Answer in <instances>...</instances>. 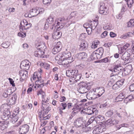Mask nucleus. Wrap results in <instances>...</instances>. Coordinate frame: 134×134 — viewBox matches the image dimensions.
I'll list each match as a JSON object with an SVG mask.
<instances>
[{
	"mask_svg": "<svg viewBox=\"0 0 134 134\" xmlns=\"http://www.w3.org/2000/svg\"><path fill=\"white\" fill-rule=\"evenodd\" d=\"M43 3L44 4H49L51 2V0H43Z\"/></svg>",
	"mask_w": 134,
	"mask_h": 134,
	"instance_id": "obj_51",
	"label": "nucleus"
},
{
	"mask_svg": "<svg viewBox=\"0 0 134 134\" xmlns=\"http://www.w3.org/2000/svg\"><path fill=\"white\" fill-rule=\"evenodd\" d=\"M72 104L71 103H69L67 104L68 108L69 110L71 109L72 110L71 108L73 106L72 105Z\"/></svg>",
	"mask_w": 134,
	"mask_h": 134,
	"instance_id": "obj_64",
	"label": "nucleus"
},
{
	"mask_svg": "<svg viewBox=\"0 0 134 134\" xmlns=\"http://www.w3.org/2000/svg\"><path fill=\"white\" fill-rule=\"evenodd\" d=\"M100 43V41L98 40H96L93 41L92 43V44L91 45V47L92 48H96L97 45L99 44Z\"/></svg>",
	"mask_w": 134,
	"mask_h": 134,
	"instance_id": "obj_28",
	"label": "nucleus"
},
{
	"mask_svg": "<svg viewBox=\"0 0 134 134\" xmlns=\"http://www.w3.org/2000/svg\"><path fill=\"white\" fill-rule=\"evenodd\" d=\"M110 62L109 60L108 59V58H106L104 59L101 60V63H106Z\"/></svg>",
	"mask_w": 134,
	"mask_h": 134,
	"instance_id": "obj_54",
	"label": "nucleus"
},
{
	"mask_svg": "<svg viewBox=\"0 0 134 134\" xmlns=\"http://www.w3.org/2000/svg\"><path fill=\"white\" fill-rule=\"evenodd\" d=\"M71 70H68L66 71V74L67 76L70 77L71 78L72 77V75L71 73Z\"/></svg>",
	"mask_w": 134,
	"mask_h": 134,
	"instance_id": "obj_45",
	"label": "nucleus"
},
{
	"mask_svg": "<svg viewBox=\"0 0 134 134\" xmlns=\"http://www.w3.org/2000/svg\"><path fill=\"white\" fill-rule=\"evenodd\" d=\"M88 46V44L87 42L83 41L80 45L79 49L80 51H85L87 49Z\"/></svg>",
	"mask_w": 134,
	"mask_h": 134,
	"instance_id": "obj_23",
	"label": "nucleus"
},
{
	"mask_svg": "<svg viewBox=\"0 0 134 134\" xmlns=\"http://www.w3.org/2000/svg\"><path fill=\"white\" fill-rule=\"evenodd\" d=\"M78 68L82 70L85 67V64H81L77 66Z\"/></svg>",
	"mask_w": 134,
	"mask_h": 134,
	"instance_id": "obj_50",
	"label": "nucleus"
},
{
	"mask_svg": "<svg viewBox=\"0 0 134 134\" xmlns=\"http://www.w3.org/2000/svg\"><path fill=\"white\" fill-rule=\"evenodd\" d=\"M21 22L23 23L26 25H28L29 26H30L32 25L30 23L28 24L27 22L25 20H24L23 21H21Z\"/></svg>",
	"mask_w": 134,
	"mask_h": 134,
	"instance_id": "obj_59",
	"label": "nucleus"
},
{
	"mask_svg": "<svg viewBox=\"0 0 134 134\" xmlns=\"http://www.w3.org/2000/svg\"><path fill=\"white\" fill-rule=\"evenodd\" d=\"M115 66L113 69L111 70L112 73L111 74L110 76H116V77H118V75L121 72V63L120 60L119 59L115 63Z\"/></svg>",
	"mask_w": 134,
	"mask_h": 134,
	"instance_id": "obj_2",
	"label": "nucleus"
},
{
	"mask_svg": "<svg viewBox=\"0 0 134 134\" xmlns=\"http://www.w3.org/2000/svg\"><path fill=\"white\" fill-rule=\"evenodd\" d=\"M119 82H116V83L114 84L112 87V88L115 90H118L120 87L119 85Z\"/></svg>",
	"mask_w": 134,
	"mask_h": 134,
	"instance_id": "obj_37",
	"label": "nucleus"
},
{
	"mask_svg": "<svg viewBox=\"0 0 134 134\" xmlns=\"http://www.w3.org/2000/svg\"><path fill=\"white\" fill-rule=\"evenodd\" d=\"M133 3V0H128L127 2H126V3L128 7L130 8Z\"/></svg>",
	"mask_w": 134,
	"mask_h": 134,
	"instance_id": "obj_38",
	"label": "nucleus"
},
{
	"mask_svg": "<svg viewBox=\"0 0 134 134\" xmlns=\"http://www.w3.org/2000/svg\"><path fill=\"white\" fill-rule=\"evenodd\" d=\"M34 55L35 57H42V56H41L42 55H43L42 54V53L41 52L38 51H35V52Z\"/></svg>",
	"mask_w": 134,
	"mask_h": 134,
	"instance_id": "obj_41",
	"label": "nucleus"
},
{
	"mask_svg": "<svg viewBox=\"0 0 134 134\" xmlns=\"http://www.w3.org/2000/svg\"><path fill=\"white\" fill-rule=\"evenodd\" d=\"M58 21L57 22V24L59 26L60 24L65 25L68 22V18H59L58 19Z\"/></svg>",
	"mask_w": 134,
	"mask_h": 134,
	"instance_id": "obj_22",
	"label": "nucleus"
},
{
	"mask_svg": "<svg viewBox=\"0 0 134 134\" xmlns=\"http://www.w3.org/2000/svg\"><path fill=\"white\" fill-rule=\"evenodd\" d=\"M71 53L65 51L58 55L56 58H62L63 59H71Z\"/></svg>",
	"mask_w": 134,
	"mask_h": 134,
	"instance_id": "obj_8",
	"label": "nucleus"
},
{
	"mask_svg": "<svg viewBox=\"0 0 134 134\" xmlns=\"http://www.w3.org/2000/svg\"><path fill=\"white\" fill-rule=\"evenodd\" d=\"M83 118L81 117L77 118L76 119L74 122L75 126L77 127H82V128H84V126L86 127V125L83 121Z\"/></svg>",
	"mask_w": 134,
	"mask_h": 134,
	"instance_id": "obj_10",
	"label": "nucleus"
},
{
	"mask_svg": "<svg viewBox=\"0 0 134 134\" xmlns=\"http://www.w3.org/2000/svg\"><path fill=\"white\" fill-rule=\"evenodd\" d=\"M77 106H78L77 105L75 106V107H74L72 109V110H73V111L71 112V116L73 117L77 113Z\"/></svg>",
	"mask_w": 134,
	"mask_h": 134,
	"instance_id": "obj_30",
	"label": "nucleus"
},
{
	"mask_svg": "<svg viewBox=\"0 0 134 134\" xmlns=\"http://www.w3.org/2000/svg\"><path fill=\"white\" fill-rule=\"evenodd\" d=\"M31 63L27 60L22 61L20 64V68L26 70H28L30 67Z\"/></svg>",
	"mask_w": 134,
	"mask_h": 134,
	"instance_id": "obj_14",
	"label": "nucleus"
},
{
	"mask_svg": "<svg viewBox=\"0 0 134 134\" xmlns=\"http://www.w3.org/2000/svg\"><path fill=\"white\" fill-rule=\"evenodd\" d=\"M93 84V83L92 82L87 83H83L80 85L78 91L79 93L81 94L86 93L91 89V86Z\"/></svg>",
	"mask_w": 134,
	"mask_h": 134,
	"instance_id": "obj_1",
	"label": "nucleus"
},
{
	"mask_svg": "<svg viewBox=\"0 0 134 134\" xmlns=\"http://www.w3.org/2000/svg\"><path fill=\"white\" fill-rule=\"evenodd\" d=\"M62 48V46L61 42H58L53 48L52 52L53 54H56L61 51Z\"/></svg>",
	"mask_w": 134,
	"mask_h": 134,
	"instance_id": "obj_12",
	"label": "nucleus"
},
{
	"mask_svg": "<svg viewBox=\"0 0 134 134\" xmlns=\"http://www.w3.org/2000/svg\"><path fill=\"white\" fill-rule=\"evenodd\" d=\"M54 17L51 15L48 18L45 23L44 28L45 29H47L49 26H50V28L51 30L54 29L53 27H55V23L54 20Z\"/></svg>",
	"mask_w": 134,
	"mask_h": 134,
	"instance_id": "obj_4",
	"label": "nucleus"
},
{
	"mask_svg": "<svg viewBox=\"0 0 134 134\" xmlns=\"http://www.w3.org/2000/svg\"><path fill=\"white\" fill-rule=\"evenodd\" d=\"M9 124L8 121H2L0 122V129L2 130H3L7 129Z\"/></svg>",
	"mask_w": 134,
	"mask_h": 134,
	"instance_id": "obj_20",
	"label": "nucleus"
},
{
	"mask_svg": "<svg viewBox=\"0 0 134 134\" xmlns=\"http://www.w3.org/2000/svg\"><path fill=\"white\" fill-rule=\"evenodd\" d=\"M60 27H58L57 26H55L54 29H57L56 32H54L53 34V38L58 39L62 35V33L59 31L60 29L63 28V25H61Z\"/></svg>",
	"mask_w": 134,
	"mask_h": 134,
	"instance_id": "obj_9",
	"label": "nucleus"
},
{
	"mask_svg": "<svg viewBox=\"0 0 134 134\" xmlns=\"http://www.w3.org/2000/svg\"><path fill=\"white\" fill-rule=\"evenodd\" d=\"M27 28H28V27H27L24 26L23 24H20V25L19 26V28L21 31L25 30H27Z\"/></svg>",
	"mask_w": 134,
	"mask_h": 134,
	"instance_id": "obj_42",
	"label": "nucleus"
},
{
	"mask_svg": "<svg viewBox=\"0 0 134 134\" xmlns=\"http://www.w3.org/2000/svg\"><path fill=\"white\" fill-rule=\"evenodd\" d=\"M133 97L132 95H131L129 96L128 97H126L124 99L125 102L126 103H127V101H130V99H131V97H132V98H134V97Z\"/></svg>",
	"mask_w": 134,
	"mask_h": 134,
	"instance_id": "obj_44",
	"label": "nucleus"
},
{
	"mask_svg": "<svg viewBox=\"0 0 134 134\" xmlns=\"http://www.w3.org/2000/svg\"><path fill=\"white\" fill-rule=\"evenodd\" d=\"M11 92V90L10 89H8L7 90L5 91L3 93V96L5 98H6L8 97V95H10V93Z\"/></svg>",
	"mask_w": 134,
	"mask_h": 134,
	"instance_id": "obj_32",
	"label": "nucleus"
},
{
	"mask_svg": "<svg viewBox=\"0 0 134 134\" xmlns=\"http://www.w3.org/2000/svg\"><path fill=\"white\" fill-rule=\"evenodd\" d=\"M113 114V112L111 110H110L107 112L105 114L107 116L110 117L112 116Z\"/></svg>",
	"mask_w": 134,
	"mask_h": 134,
	"instance_id": "obj_47",
	"label": "nucleus"
},
{
	"mask_svg": "<svg viewBox=\"0 0 134 134\" xmlns=\"http://www.w3.org/2000/svg\"><path fill=\"white\" fill-rule=\"evenodd\" d=\"M89 21L90 22L89 24V26L87 28V32L88 34L90 35L91 34L92 30H94L96 27L98 23L97 20L96 21L95 20L92 21L90 20Z\"/></svg>",
	"mask_w": 134,
	"mask_h": 134,
	"instance_id": "obj_5",
	"label": "nucleus"
},
{
	"mask_svg": "<svg viewBox=\"0 0 134 134\" xmlns=\"http://www.w3.org/2000/svg\"><path fill=\"white\" fill-rule=\"evenodd\" d=\"M59 62L62 63V65L65 67H68L70 65V63H71L74 60V58H71V59H65L62 58H57Z\"/></svg>",
	"mask_w": 134,
	"mask_h": 134,
	"instance_id": "obj_7",
	"label": "nucleus"
},
{
	"mask_svg": "<svg viewBox=\"0 0 134 134\" xmlns=\"http://www.w3.org/2000/svg\"><path fill=\"white\" fill-rule=\"evenodd\" d=\"M71 73L72 74V77L71 78L73 79L75 77V76L77 74L78 72V71L77 70H71Z\"/></svg>",
	"mask_w": 134,
	"mask_h": 134,
	"instance_id": "obj_43",
	"label": "nucleus"
},
{
	"mask_svg": "<svg viewBox=\"0 0 134 134\" xmlns=\"http://www.w3.org/2000/svg\"><path fill=\"white\" fill-rule=\"evenodd\" d=\"M40 65L46 69H49L50 66L49 64L46 63L41 62L40 64Z\"/></svg>",
	"mask_w": 134,
	"mask_h": 134,
	"instance_id": "obj_33",
	"label": "nucleus"
},
{
	"mask_svg": "<svg viewBox=\"0 0 134 134\" xmlns=\"http://www.w3.org/2000/svg\"><path fill=\"white\" fill-rule=\"evenodd\" d=\"M94 119L95 118L94 117H91L87 122V124H88V123H89L88 124L92 123Z\"/></svg>",
	"mask_w": 134,
	"mask_h": 134,
	"instance_id": "obj_55",
	"label": "nucleus"
},
{
	"mask_svg": "<svg viewBox=\"0 0 134 134\" xmlns=\"http://www.w3.org/2000/svg\"><path fill=\"white\" fill-rule=\"evenodd\" d=\"M108 32L105 31L101 34V37L102 38L105 37L107 35Z\"/></svg>",
	"mask_w": 134,
	"mask_h": 134,
	"instance_id": "obj_53",
	"label": "nucleus"
},
{
	"mask_svg": "<svg viewBox=\"0 0 134 134\" xmlns=\"http://www.w3.org/2000/svg\"><path fill=\"white\" fill-rule=\"evenodd\" d=\"M36 48L38 51L41 52L42 55H44L45 52L47 50L46 47L44 43L39 44Z\"/></svg>",
	"mask_w": 134,
	"mask_h": 134,
	"instance_id": "obj_15",
	"label": "nucleus"
},
{
	"mask_svg": "<svg viewBox=\"0 0 134 134\" xmlns=\"http://www.w3.org/2000/svg\"><path fill=\"white\" fill-rule=\"evenodd\" d=\"M100 131V128L97 127L95 129L93 132L95 133H99Z\"/></svg>",
	"mask_w": 134,
	"mask_h": 134,
	"instance_id": "obj_48",
	"label": "nucleus"
},
{
	"mask_svg": "<svg viewBox=\"0 0 134 134\" xmlns=\"http://www.w3.org/2000/svg\"><path fill=\"white\" fill-rule=\"evenodd\" d=\"M8 80L9 81L10 84L12 85V86L13 87L15 86V85L14 83V81L13 80L10 78H9Z\"/></svg>",
	"mask_w": 134,
	"mask_h": 134,
	"instance_id": "obj_60",
	"label": "nucleus"
},
{
	"mask_svg": "<svg viewBox=\"0 0 134 134\" xmlns=\"http://www.w3.org/2000/svg\"><path fill=\"white\" fill-rule=\"evenodd\" d=\"M10 43L8 41H5L3 42L1 44L2 47L4 48H7L10 46Z\"/></svg>",
	"mask_w": 134,
	"mask_h": 134,
	"instance_id": "obj_31",
	"label": "nucleus"
},
{
	"mask_svg": "<svg viewBox=\"0 0 134 134\" xmlns=\"http://www.w3.org/2000/svg\"><path fill=\"white\" fill-rule=\"evenodd\" d=\"M124 79H122L121 80L118 81L117 82H119V85L121 87L123 84L124 81Z\"/></svg>",
	"mask_w": 134,
	"mask_h": 134,
	"instance_id": "obj_56",
	"label": "nucleus"
},
{
	"mask_svg": "<svg viewBox=\"0 0 134 134\" xmlns=\"http://www.w3.org/2000/svg\"><path fill=\"white\" fill-rule=\"evenodd\" d=\"M125 95L122 93H121L116 98L115 100V102H118L122 101L123 99L125 98Z\"/></svg>",
	"mask_w": 134,
	"mask_h": 134,
	"instance_id": "obj_26",
	"label": "nucleus"
},
{
	"mask_svg": "<svg viewBox=\"0 0 134 134\" xmlns=\"http://www.w3.org/2000/svg\"><path fill=\"white\" fill-rule=\"evenodd\" d=\"M104 121L101 122V129L102 131H104L106 130V126L111 125L112 124V119H110L104 122Z\"/></svg>",
	"mask_w": 134,
	"mask_h": 134,
	"instance_id": "obj_13",
	"label": "nucleus"
},
{
	"mask_svg": "<svg viewBox=\"0 0 134 134\" xmlns=\"http://www.w3.org/2000/svg\"><path fill=\"white\" fill-rule=\"evenodd\" d=\"M8 105L6 104H2L0 107V111L2 113L4 111H6L8 110L7 107Z\"/></svg>",
	"mask_w": 134,
	"mask_h": 134,
	"instance_id": "obj_29",
	"label": "nucleus"
},
{
	"mask_svg": "<svg viewBox=\"0 0 134 134\" xmlns=\"http://www.w3.org/2000/svg\"><path fill=\"white\" fill-rule=\"evenodd\" d=\"M100 87H97L95 89V91H89L86 94V97L88 99H93L100 97V96L99 94Z\"/></svg>",
	"mask_w": 134,
	"mask_h": 134,
	"instance_id": "obj_3",
	"label": "nucleus"
},
{
	"mask_svg": "<svg viewBox=\"0 0 134 134\" xmlns=\"http://www.w3.org/2000/svg\"><path fill=\"white\" fill-rule=\"evenodd\" d=\"M126 4H122V7L121 10V12L120 14L118 15V17L117 16L118 18L124 14V12L127 9V7L126 6Z\"/></svg>",
	"mask_w": 134,
	"mask_h": 134,
	"instance_id": "obj_24",
	"label": "nucleus"
},
{
	"mask_svg": "<svg viewBox=\"0 0 134 134\" xmlns=\"http://www.w3.org/2000/svg\"><path fill=\"white\" fill-rule=\"evenodd\" d=\"M41 78V74L39 72H36L34 73L32 77L31 78V80L32 81L33 80H36Z\"/></svg>",
	"mask_w": 134,
	"mask_h": 134,
	"instance_id": "obj_19",
	"label": "nucleus"
},
{
	"mask_svg": "<svg viewBox=\"0 0 134 134\" xmlns=\"http://www.w3.org/2000/svg\"><path fill=\"white\" fill-rule=\"evenodd\" d=\"M60 105H62V108H60L62 109H65L67 107V104L66 103H61Z\"/></svg>",
	"mask_w": 134,
	"mask_h": 134,
	"instance_id": "obj_49",
	"label": "nucleus"
},
{
	"mask_svg": "<svg viewBox=\"0 0 134 134\" xmlns=\"http://www.w3.org/2000/svg\"><path fill=\"white\" fill-rule=\"evenodd\" d=\"M23 121V119H21L18 122V123L16 124V125H14L15 127H18L20 125L21 123Z\"/></svg>",
	"mask_w": 134,
	"mask_h": 134,
	"instance_id": "obj_61",
	"label": "nucleus"
},
{
	"mask_svg": "<svg viewBox=\"0 0 134 134\" xmlns=\"http://www.w3.org/2000/svg\"><path fill=\"white\" fill-rule=\"evenodd\" d=\"M77 58L80 60H83L87 57V54L85 52L77 53L76 55Z\"/></svg>",
	"mask_w": 134,
	"mask_h": 134,
	"instance_id": "obj_21",
	"label": "nucleus"
},
{
	"mask_svg": "<svg viewBox=\"0 0 134 134\" xmlns=\"http://www.w3.org/2000/svg\"><path fill=\"white\" fill-rule=\"evenodd\" d=\"M19 36L21 37H24L26 36V33L24 32H19L18 34Z\"/></svg>",
	"mask_w": 134,
	"mask_h": 134,
	"instance_id": "obj_46",
	"label": "nucleus"
},
{
	"mask_svg": "<svg viewBox=\"0 0 134 134\" xmlns=\"http://www.w3.org/2000/svg\"><path fill=\"white\" fill-rule=\"evenodd\" d=\"M134 26V19H131L127 23V26L131 27Z\"/></svg>",
	"mask_w": 134,
	"mask_h": 134,
	"instance_id": "obj_36",
	"label": "nucleus"
},
{
	"mask_svg": "<svg viewBox=\"0 0 134 134\" xmlns=\"http://www.w3.org/2000/svg\"><path fill=\"white\" fill-rule=\"evenodd\" d=\"M37 11V9L35 8H33L30 10V14L33 16H35L36 15V12Z\"/></svg>",
	"mask_w": 134,
	"mask_h": 134,
	"instance_id": "obj_39",
	"label": "nucleus"
},
{
	"mask_svg": "<svg viewBox=\"0 0 134 134\" xmlns=\"http://www.w3.org/2000/svg\"><path fill=\"white\" fill-rule=\"evenodd\" d=\"M50 126L46 127L45 128H48V129L50 130L51 129L52 127L54 125V122L53 121H51L50 123Z\"/></svg>",
	"mask_w": 134,
	"mask_h": 134,
	"instance_id": "obj_57",
	"label": "nucleus"
},
{
	"mask_svg": "<svg viewBox=\"0 0 134 134\" xmlns=\"http://www.w3.org/2000/svg\"><path fill=\"white\" fill-rule=\"evenodd\" d=\"M29 126L27 124H24L21 126L19 130L20 134H26L29 131Z\"/></svg>",
	"mask_w": 134,
	"mask_h": 134,
	"instance_id": "obj_11",
	"label": "nucleus"
},
{
	"mask_svg": "<svg viewBox=\"0 0 134 134\" xmlns=\"http://www.w3.org/2000/svg\"><path fill=\"white\" fill-rule=\"evenodd\" d=\"M17 98L16 95L14 94L10 98H9L7 100L8 103L10 105H13L15 104V101Z\"/></svg>",
	"mask_w": 134,
	"mask_h": 134,
	"instance_id": "obj_16",
	"label": "nucleus"
},
{
	"mask_svg": "<svg viewBox=\"0 0 134 134\" xmlns=\"http://www.w3.org/2000/svg\"><path fill=\"white\" fill-rule=\"evenodd\" d=\"M3 114L2 115L1 118L4 121H7L8 119H9V118L10 117V112L9 111H7L2 112Z\"/></svg>",
	"mask_w": 134,
	"mask_h": 134,
	"instance_id": "obj_18",
	"label": "nucleus"
},
{
	"mask_svg": "<svg viewBox=\"0 0 134 134\" xmlns=\"http://www.w3.org/2000/svg\"><path fill=\"white\" fill-rule=\"evenodd\" d=\"M81 78V76L79 75H78L77 74L74 78L73 82H74V83H76L78 81H79L80 79Z\"/></svg>",
	"mask_w": 134,
	"mask_h": 134,
	"instance_id": "obj_34",
	"label": "nucleus"
},
{
	"mask_svg": "<svg viewBox=\"0 0 134 134\" xmlns=\"http://www.w3.org/2000/svg\"><path fill=\"white\" fill-rule=\"evenodd\" d=\"M19 74L21 76H22L24 79H26L28 76L27 72L26 70H22L19 71Z\"/></svg>",
	"mask_w": 134,
	"mask_h": 134,
	"instance_id": "obj_25",
	"label": "nucleus"
},
{
	"mask_svg": "<svg viewBox=\"0 0 134 134\" xmlns=\"http://www.w3.org/2000/svg\"><path fill=\"white\" fill-rule=\"evenodd\" d=\"M127 125L126 124H123L117 126V128L118 130L121 127H127Z\"/></svg>",
	"mask_w": 134,
	"mask_h": 134,
	"instance_id": "obj_52",
	"label": "nucleus"
},
{
	"mask_svg": "<svg viewBox=\"0 0 134 134\" xmlns=\"http://www.w3.org/2000/svg\"><path fill=\"white\" fill-rule=\"evenodd\" d=\"M35 81V83L36 86L40 84H42L43 82V80L42 78H41V79H38V80H36Z\"/></svg>",
	"mask_w": 134,
	"mask_h": 134,
	"instance_id": "obj_40",
	"label": "nucleus"
},
{
	"mask_svg": "<svg viewBox=\"0 0 134 134\" xmlns=\"http://www.w3.org/2000/svg\"><path fill=\"white\" fill-rule=\"evenodd\" d=\"M110 36L111 37H115L116 35V34L113 32H111L110 34Z\"/></svg>",
	"mask_w": 134,
	"mask_h": 134,
	"instance_id": "obj_63",
	"label": "nucleus"
},
{
	"mask_svg": "<svg viewBox=\"0 0 134 134\" xmlns=\"http://www.w3.org/2000/svg\"><path fill=\"white\" fill-rule=\"evenodd\" d=\"M129 89L131 91H134V83L131 84L129 87Z\"/></svg>",
	"mask_w": 134,
	"mask_h": 134,
	"instance_id": "obj_58",
	"label": "nucleus"
},
{
	"mask_svg": "<svg viewBox=\"0 0 134 134\" xmlns=\"http://www.w3.org/2000/svg\"><path fill=\"white\" fill-rule=\"evenodd\" d=\"M41 104V109L42 110L44 111L42 116H44L47 115L51 110V108L49 103H46V101H44L43 100H42Z\"/></svg>",
	"mask_w": 134,
	"mask_h": 134,
	"instance_id": "obj_6",
	"label": "nucleus"
},
{
	"mask_svg": "<svg viewBox=\"0 0 134 134\" xmlns=\"http://www.w3.org/2000/svg\"><path fill=\"white\" fill-rule=\"evenodd\" d=\"M14 116L13 115L11 116L10 119V121L13 124L15 123L16 121H17L19 119L18 117V116L17 115H15Z\"/></svg>",
	"mask_w": 134,
	"mask_h": 134,
	"instance_id": "obj_27",
	"label": "nucleus"
},
{
	"mask_svg": "<svg viewBox=\"0 0 134 134\" xmlns=\"http://www.w3.org/2000/svg\"><path fill=\"white\" fill-rule=\"evenodd\" d=\"M108 13L107 9L106 7H104V8L102 7V9H101V14L106 15Z\"/></svg>",
	"mask_w": 134,
	"mask_h": 134,
	"instance_id": "obj_35",
	"label": "nucleus"
},
{
	"mask_svg": "<svg viewBox=\"0 0 134 134\" xmlns=\"http://www.w3.org/2000/svg\"><path fill=\"white\" fill-rule=\"evenodd\" d=\"M120 37L121 38H122L123 39H125L127 38V37L126 34V33L124 34H123V35L120 36Z\"/></svg>",
	"mask_w": 134,
	"mask_h": 134,
	"instance_id": "obj_62",
	"label": "nucleus"
},
{
	"mask_svg": "<svg viewBox=\"0 0 134 134\" xmlns=\"http://www.w3.org/2000/svg\"><path fill=\"white\" fill-rule=\"evenodd\" d=\"M130 53H128L127 52H125L122 56V59L126 61L127 63H128L130 61Z\"/></svg>",
	"mask_w": 134,
	"mask_h": 134,
	"instance_id": "obj_17",
	"label": "nucleus"
}]
</instances>
